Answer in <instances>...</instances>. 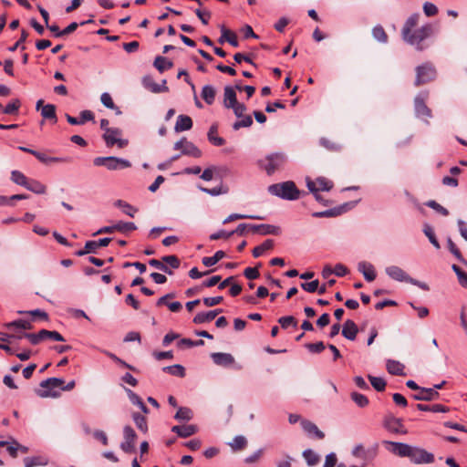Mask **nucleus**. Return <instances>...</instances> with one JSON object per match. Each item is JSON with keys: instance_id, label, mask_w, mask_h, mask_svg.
<instances>
[{"instance_id": "1", "label": "nucleus", "mask_w": 467, "mask_h": 467, "mask_svg": "<svg viewBox=\"0 0 467 467\" xmlns=\"http://www.w3.org/2000/svg\"><path fill=\"white\" fill-rule=\"evenodd\" d=\"M268 191L271 194L286 200H296L299 198L298 189L290 181L270 185Z\"/></svg>"}, {"instance_id": "2", "label": "nucleus", "mask_w": 467, "mask_h": 467, "mask_svg": "<svg viewBox=\"0 0 467 467\" xmlns=\"http://www.w3.org/2000/svg\"><path fill=\"white\" fill-rule=\"evenodd\" d=\"M64 384V380L58 378H50L46 380H43L40 383V388L37 389L36 393L39 397L42 398H57L60 395L58 389H61Z\"/></svg>"}, {"instance_id": "3", "label": "nucleus", "mask_w": 467, "mask_h": 467, "mask_svg": "<svg viewBox=\"0 0 467 467\" xmlns=\"http://www.w3.org/2000/svg\"><path fill=\"white\" fill-rule=\"evenodd\" d=\"M286 161V158L282 153H274L267 155L265 158L259 161V166L271 175L275 171L283 168Z\"/></svg>"}, {"instance_id": "4", "label": "nucleus", "mask_w": 467, "mask_h": 467, "mask_svg": "<svg viewBox=\"0 0 467 467\" xmlns=\"http://www.w3.org/2000/svg\"><path fill=\"white\" fill-rule=\"evenodd\" d=\"M95 166H104L109 171L130 168L131 163L124 159L117 157H97L93 160Z\"/></svg>"}, {"instance_id": "5", "label": "nucleus", "mask_w": 467, "mask_h": 467, "mask_svg": "<svg viewBox=\"0 0 467 467\" xmlns=\"http://www.w3.org/2000/svg\"><path fill=\"white\" fill-rule=\"evenodd\" d=\"M432 32V27L431 25H425L419 29L411 31L408 34L407 37H403V39L410 45L417 46L418 49H422V47L420 46V42L426 39L429 36H431Z\"/></svg>"}, {"instance_id": "6", "label": "nucleus", "mask_w": 467, "mask_h": 467, "mask_svg": "<svg viewBox=\"0 0 467 467\" xmlns=\"http://www.w3.org/2000/svg\"><path fill=\"white\" fill-rule=\"evenodd\" d=\"M306 184L309 191L315 194V197L318 202L322 201L318 192L321 191L328 192L333 187L332 182L324 177L317 178L315 181L307 179Z\"/></svg>"}, {"instance_id": "7", "label": "nucleus", "mask_w": 467, "mask_h": 467, "mask_svg": "<svg viewBox=\"0 0 467 467\" xmlns=\"http://www.w3.org/2000/svg\"><path fill=\"white\" fill-rule=\"evenodd\" d=\"M122 131L119 129H106L103 135L105 142L108 147L117 145L118 148L122 149L128 145V140L121 138Z\"/></svg>"}, {"instance_id": "8", "label": "nucleus", "mask_w": 467, "mask_h": 467, "mask_svg": "<svg viewBox=\"0 0 467 467\" xmlns=\"http://www.w3.org/2000/svg\"><path fill=\"white\" fill-rule=\"evenodd\" d=\"M417 78L415 81L416 86H420L421 84H425L429 81H431L436 77L435 68L431 64H424L420 66L416 69Z\"/></svg>"}, {"instance_id": "9", "label": "nucleus", "mask_w": 467, "mask_h": 467, "mask_svg": "<svg viewBox=\"0 0 467 467\" xmlns=\"http://www.w3.org/2000/svg\"><path fill=\"white\" fill-rule=\"evenodd\" d=\"M409 458L412 462L417 464L431 463L434 461V455L432 453L417 447L411 448Z\"/></svg>"}, {"instance_id": "10", "label": "nucleus", "mask_w": 467, "mask_h": 467, "mask_svg": "<svg viewBox=\"0 0 467 467\" xmlns=\"http://www.w3.org/2000/svg\"><path fill=\"white\" fill-rule=\"evenodd\" d=\"M174 150H181L182 154L190 155L194 158H199L202 155L201 150L194 146L193 143L184 140H182L175 143Z\"/></svg>"}, {"instance_id": "11", "label": "nucleus", "mask_w": 467, "mask_h": 467, "mask_svg": "<svg viewBox=\"0 0 467 467\" xmlns=\"http://www.w3.org/2000/svg\"><path fill=\"white\" fill-rule=\"evenodd\" d=\"M124 441L120 444L123 451L130 453L134 451V443L136 440V433L130 426H126L123 431Z\"/></svg>"}, {"instance_id": "12", "label": "nucleus", "mask_w": 467, "mask_h": 467, "mask_svg": "<svg viewBox=\"0 0 467 467\" xmlns=\"http://www.w3.org/2000/svg\"><path fill=\"white\" fill-rule=\"evenodd\" d=\"M427 98L428 94H420L415 99V110L419 117H431V111L425 104Z\"/></svg>"}, {"instance_id": "13", "label": "nucleus", "mask_w": 467, "mask_h": 467, "mask_svg": "<svg viewBox=\"0 0 467 467\" xmlns=\"http://www.w3.org/2000/svg\"><path fill=\"white\" fill-rule=\"evenodd\" d=\"M388 444V450L392 453L400 457H410L411 446L400 442L389 441Z\"/></svg>"}, {"instance_id": "14", "label": "nucleus", "mask_w": 467, "mask_h": 467, "mask_svg": "<svg viewBox=\"0 0 467 467\" xmlns=\"http://www.w3.org/2000/svg\"><path fill=\"white\" fill-rule=\"evenodd\" d=\"M386 274L392 279L399 282H409L410 276L399 266L391 265L386 268Z\"/></svg>"}, {"instance_id": "15", "label": "nucleus", "mask_w": 467, "mask_h": 467, "mask_svg": "<svg viewBox=\"0 0 467 467\" xmlns=\"http://www.w3.org/2000/svg\"><path fill=\"white\" fill-rule=\"evenodd\" d=\"M223 106L226 109H230L234 107L236 103H238L236 98L235 89L231 86H226L223 89Z\"/></svg>"}, {"instance_id": "16", "label": "nucleus", "mask_w": 467, "mask_h": 467, "mask_svg": "<svg viewBox=\"0 0 467 467\" xmlns=\"http://www.w3.org/2000/svg\"><path fill=\"white\" fill-rule=\"evenodd\" d=\"M171 431L175 432L178 436L182 438H187L195 434L198 431V428L197 426L192 424L182 426L176 425L171 428Z\"/></svg>"}, {"instance_id": "17", "label": "nucleus", "mask_w": 467, "mask_h": 467, "mask_svg": "<svg viewBox=\"0 0 467 467\" xmlns=\"http://www.w3.org/2000/svg\"><path fill=\"white\" fill-rule=\"evenodd\" d=\"M66 118L71 125H81L86 121L92 120L94 119V114L90 110H83L80 113V117L75 118L70 115H67Z\"/></svg>"}, {"instance_id": "18", "label": "nucleus", "mask_w": 467, "mask_h": 467, "mask_svg": "<svg viewBox=\"0 0 467 467\" xmlns=\"http://www.w3.org/2000/svg\"><path fill=\"white\" fill-rule=\"evenodd\" d=\"M212 358L216 365L228 367L234 364V358L228 353H213Z\"/></svg>"}, {"instance_id": "19", "label": "nucleus", "mask_w": 467, "mask_h": 467, "mask_svg": "<svg viewBox=\"0 0 467 467\" xmlns=\"http://www.w3.org/2000/svg\"><path fill=\"white\" fill-rule=\"evenodd\" d=\"M439 392L435 389H423L420 388L419 392L414 395L417 400H433L438 399Z\"/></svg>"}, {"instance_id": "20", "label": "nucleus", "mask_w": 467, "mask_h": 467, "mask_svg": "<svg viewBox=\"0 0 467 467\" xmlns=\"http://www.w3.org/2000/svg\"><path fill=\"white\" fill-rule=\"evenodd\" d=\"M358 331V327L355 322L348 319L343 326L342 335L349 340H354L357 337Z\"/></svg>"}, {"instance_id": "21", "label": "nucleus", "mask_w": 467, "mask_h": 467, "mask_svg": "<svg viewBox=\"0 0 467 467\" xmlns=\"http://www.w3.org/2000/svg\"><path fill=\"white\" fill-rule=\"evenodd\" d=\"M358 271H360L365 279L368 282L373 281L376 278V273L374 266L368 262H360L358 265Z\"/></svg>"}, {"instance_id": "22", "label": "nucleus", "mask_w": 467, "mask_h": 467, "mask_svg": "<svg viewBox=\"0 0 467 467\" xmlns=\"http://www.w3.org/2000/svg\"><path fill=\"white\" fill-rule=\"evenodd\" d=\"M301 425L304 431L307 432L309 435H312L318 440H321L325 437L324 433L313 422L308 420H303L301 422Z\"/></svg>"}, {"instance_id": "23", "label": "nucleus", "mask_w": 467, "mask_h": 467, "mask_svg": "<svg viewBox=\"0 0 467 467\" xmlns=\"http://www.w3.org/2000/svg\"><path fill=\"white\" fill-rule=\"evenodd\" d=\"M251 231L254 233H260L261 234H278L280 229L277 226L270 224H260L251 226Z\"/></svg>"}, {"instance_id": "24", "label": "nucleus", "mask_w": 467, "mask_h": 467, "mask_svg": "<svg viewBox=\"0 0 467 467\" xmlns=\"http://www.w3.org/2000/svg\"><path fill=\"white\" fill-rule=\"evenodd\" d=\"M192 127V120L189 116L180 115L177 118V121L175 124V131L182 132L185 130H191Z\"/></svg>"}, {"instance_id": "25", "label": "nucleus", "mask_w": 467, "mask_h": 467, "mask_svg": "<svg viewBox=\"0 0 467 467\" xmlns=\"http://www.w3.org/2000/svg\"><path fill=\"white\" fill-rule=\"evenodd\" d=\"M219 313H222V310L221 309H217V310H213V311H209V312H201V313H198L194 318H193V322L195 324H202V323H205V322H210L212 320H213L215 318V317L219 314Z\"/></svg>"}, {"instance_id": "26", "label": "nucleus", "mask_w": 467, "mask_h": 467, "mask_svg": "<svg viewBox=\"0 0 467 467\" xmlns=\"http://www.w3.org/2000/svg\"><path fill=\"white\" fill-rule=\"evenodd\" d=\"M172 297H173L172 294H168V295L161 297L157 301V306H160L162 305H166L171 312H179L182 308V306L180 302H178V301L171 302V303L167 302L168 298H172Z\"/></svg>"}, {"instance_id": "27", "label": "nucleus", "mask_w": 467, "mask_h": 467, "mask_svg": "<svg viewBox=\"0 0 467 467\" xmlns=\"http://www.w3.org/2000/svg\"><path fill=\"white\" fill-rule=\"evenodd\" d=\"M33 155L42 163L49 164L53 162H67V158L50 157L47 154L40 151L33 152Z\"/></svg>"}, {"instance_id": "28", "label": "nucleus", "mask_w": 467, "mask_h": 467, "mask_svg": "<svg viewBox=\"0 0 467 467\" xmlns=\"http://www.w3.org/2000/svg\"><path fill=\"white\" fill-rule=\"evenodd\" d=\"M26 188L36 194H45L47 186L39 181L29 179Z\"/></svg>"}, {"instance_id": "29", "label": "nucleus", "mask_w": 467, "mask_h": 467, "mask_svg": "<svg viewBox=\"0 0 467 467\" xmlns=\"http://www.w3.org/2000/svg\"><path fill=\"white\" fill-rule=\"evenodd\" d=\"M224 41H227L233 47H238V40L235 33L226 29L224 26L222 27V36L219 39V42L222 44Z\"/></svg>"}, {"instance_id": "30", "label": "nucleus", "mask_w": 467, "mask_h": 467, "mask_svg": "<svg viewBox=\"0 0 467 467\" xmlns=\"http://www.w3.org/2000/svg\"><path fill=\"white\" fill-rule=\"evenodd\" d=\"M41 115L44 119L52 120L54 124L57 121L56 107L53 104H47L42 107Z\"/></svg>"}, {"instance_id": "31", "label": "nucleus", "mask_w": 467, "mask_h": 467, "mask_svg": "<svg viewBox=\"0 0 467 467\" xmlns=\"http://www.w3.org/2000/svg\"><path fill=\"white\" fill-rule=\"evenodd\" d=\"M215 96L216 91L213 86L206 85L202 88V98L208 105H212L214 102Z\"/></svg>"}, {"instance_id": "32", "label": "nucleus", "mask_w": 467, "mask_h": 467, "mask_svg": "<svg viewBox=\"0 0 467 467\" xmlns=\"http://www.w3.org/2000/svg\"><path fill=\"white\" fill-rule=\"evenodd\" d=\"M274 247V241L271 239L265 240L263 244L256 246L253 250V255L254 257L262 256L266 251L271 250Z\"/></svg>"}, {"instance_id": "33", "label": "nucleus", "mask_w": 467, "mask_h": 467, "mask_svg": "<svg viewBox=\"0 0 467 467\" xmlns=\"http://www.w3.org/2000/svg\"><path fill=\"white\" fill-rule=\"evenodd\" d=\"M419 15H412L408 18L406 21L403 28H402V36L407 37L408 34H410L412 29L418 25L419 23Z\"/></svg>"}, {"instance_id": "34", "label": "nucleus", "mask_w": 467, "mask_h": 467, "mask_svg": "<svg viewBox=\"0 0 467 467\" xmlns=\"http://www.w3.org/2000/svg\"><path fill=\"white\" fill-rule=\"evenodd\" d=\"M386 368L388 372L392 375L403 374L404 366L399 361L389 359L387 361Z\"/></svg>"}, {"instance_id": "35", "label": "nucleus", "mask_w": 467, "mask_h": 467, "mask_svg": "<svg viewBox=\"0 0 467 467\" xmlns=\"http://www.w3.org/2000/svg\"><path fill=\"white\" fill-rule=\"evenodd\" d=\"M143 86L149 90L158 93L167 89L166 87L163 88H161L157 83L154 82L153 78L150 76H146L142 79Z\"/></svg>"}, {"instance_id": "36", "label": "nucleus", "mask_w": 467, "mask_h": 467, "mask_svg": "<svg viewBox=\"0 0 467 467\" xmlns=\"http://www.w3.org/2000/svg\"><path fill=\"white\" fill-rule=\"evenodd\" d=\"M6 328L12 330L13 328L20 330H29L32 328L31 323L27 320L19 319L10 322L5 325Z\"/></svg>"}, {"instance_id": "37", "label": "nucleus", "mask_w": 467, "mask_h": 467, "mask_svg": "<svg viewBox=\"0 0 467 467\" xmlns=\"http://www.w3.org/2000/svg\"><path fill=\"white\" fill-rule=\"evenodd\" d=\"M128 397L132 404L137 405L144 413H148V409L142 400L132 390L126 389Z\"/></svg>"}, {"instance_id": "38", "label": "nucleus", "mask_w": 467, "mask_h": 467, "mask_svg": "<svg viewBox=\"0 0 467 467\" xmlns=\"http://www.w3.org/2000/svg\"><path fill=\"white\" fill-rule=\"evenodd\" d=\"M224 256L225 253L223 251H217L213 256L203 257L202 262L205 266L210 267L217 264Z\"/></svg>"}, {"instance_id": "39", "label": "nucleus", "mask_w": 467, "mask_h": 467, "mask_svg": "<svg viewBox=\"0 0 467 467\" xmlns=\"http://www.w3.org/2000/svg\"><path fill=\"white\" fill-rule=\"evenodd\" d=\"M208 139L210 142L215 146H223L225 142L223 138L218 136L216 126H212L210 128V130L208 132Z\"/></svg>"}, {"instance_id": "40", "label": "nucleus", "mask_w": 467, "mask_h": 467, "mask_svg": "<svg viewBox=\"0 0 467 467\" xmlns=\"http://www.w3.org/2000/svg\"><path fill=\"white\" fill-rule=\"evenodd\" d=\"M21 101L18 99H12L5 108L2 107V111L5 114H17Z\"/></svg>"}, {"instance_id": "41", "label": "nucleus", "mask_w": 467, "mask_h": 467, "mask_svg": "<svg viewBox=\"0 0 467 467\" xmlns=\"http://www.w3.org/2000/svg\"><path fill=\"white\" fill-rule=\"evenodd\" d=\"M11 180L16 184L21 185V186L26 188L29 179L24 173H22L21 171H13L11 172Z\"/></svg>"}, {"instance_id": "42", "label": "nucleus", "mask_w": 467, "mask_h": 467, "mask_svg": "<svg viewBox=\"0 0 467 467\" xmlns=\"http://www.w3.org/2000/svg\"><path fill=\"white\" fill-rule=\"evenodd\" d=\"M174 417H175V419L177 420H186V421H188V420L192 419L193 413H192L191 409L186 408V407H181L177 410V412H176Z\"/></svg>"}, {"instance_id": "43", "label": "nucleus", "mask_w": 467, "mask_h": 467, "mask_svg": "<svg viewBox=\"0 0 467 467\" xmlns=\"http://www.w3.org/2000/svg\"><path fill=\"white\" fill-rule=\"evenodd\" d=\"M154 67L160 71L163 72L172 67V63L163 57H157L154 61Z\"/></svg>"}, {"instance_id": "44", "label": "nucleus", "mask_w": 467, "mask_h": 467, "mask_svg": "<svg viewBox=\"0 0 467 467\" xmlns=\"http://www.w3.org/2000/svg\"><path fill=\"white\" fill-rule=\"evenodd\" d=\"M115 205L118 206L122 210V212L129 215L130 217H134L135 213H137V209L128 202L119 200L115 202Z\"/></svg>"}, {"instance_id": "45", "label": "nucleus", "mask_w": 467, "mask_h": 467, "mask_svg": "<svg viewBox=\"0 0 467 467\" xmlns=\"http://www.w3.org/2000/svg\"><path fill=\"white\" fill-rule=\"evenodd\" d=\"M229 445L234 451H238L246 447L247 441L244 436H236Z\"/></svg>"}, {"instance_id": "46", "label": "nucleus", "mask_w": 467, "mask_h": 467, "mask_svg": "<svg viewBox=\"0 0 467 467\" xmlns=\"http://www.w3.org/2000/svg\"><path fill=\"white\" fill-rule=\"evenodd\" d=\"M162 370L166 373H169L173 376L181 377V378L184 377V375H185V369L181 365H172V366L164 367L162 368Z\"/></svg>"}, {"instance_id": "47", "label": "nucleus", "mask_w": 467, "mask_h": 467, "mask_svg": "<svg viewBox=\"0 0 467 467\" xmlns=\"http://www.w3.org/2000/svg\"><path fill=\"white\" fill-rule=\"evenodd\" d=\"M233 125L234 130H238L241 128H247L253 124V119L250 115H244Z\"/></svg>"}, {"instance_id": "48", "label": "nucleus", "mask_w": 467, "mask_h": 467, "mask_svg": "<svg viewBox=\"0 0 467 467\" xmlns=\"http://www.w3.org/2000/svg\"><path fill=\"white\" fill-rule=\"evenodd\" d=\"M303 456L305 460L306 461L307 464L310 466H314L318 463L319 462V456L314 452L312 450H306L303 452Z\"/></svg>"}, {"instance_id": "49", "label": "nucleus", "mask_w": 467, "mask_h": 467, "mask_svg": "<svg viewBox=\"0 0 467 467\" xmlns=\"http://www.w3.org/2000/svg\"><path fill=\"white\" fill-rule=\"evenodd\" d=\"M368 379L372 385V387L378 390L382 391L385 389L386 387V381L382 378L374 377V376H368Z\"/></svg>"}, {"instance_id": "50", "label": "nucleus", "mask_w": 467, "mask_h": 467, "mask_svg": "<svg viewBox=\"0 0 467 467\" xmlns=\"http://www.w3.org/2000/svg\"><path fill=\"white\" fill-rule=\"evenodd\" d=\"M452 270L458 277V281L462 287L467 288V273L463 272L458 265H452Z\"/></svg>"}, {"instance_id": "51", "label": "nucleus", "mask_w": 467, "mask_h": 467, "mask_svg": "<svg viewBox=\"0 0 467 467\" xmlns=\"http://www.w3.org/2000/svg\"><path fill=\"white\" fill-rule=\"evenodd\" d=\"M373 36L379 42L386 43L388 41V35L381 26H377L372 31Z\"/></svg>"}, {"instance_id": "52", "label": "nucleus", "mask_w": 467, "mask_h": 467, "mask_svg": "<svg viewBox=\"0 0 467 467\" xmlns=\"http://www.w3.org/2000/svg\"><path fill=\"white\" fill-rule=\"evenodd\" d=\"M115 228L117 229V232H120V233L132 232L137 229L136 225L133 223H124V222H119V223H115Z\"/></svg>"}, {"instance_id": "53", "label": "nucleus", "mask_w": 467, "mask_h": 467, "mask_svg": "<svg viewBox=\"0 0 467 467\" xmlns=\"http://www.w3.org/2000/svg\"><path fill=\"white\" fill-rule=\"evenodd\" d=\"M352 400L360 408H364L368 404V398L360 393L353 392L351 394Z\"/></svg>"}, {"instance_id": "54", "label": "nucleus", "mask_w": 467, "mask_h": 467, "mask_svg": "<svg viewBox=\"0 0 467 467\" xmlns=\"http://www.w3.org/2000/svg\"><path fill=\"white\" fill-rule=\"evenodd\" d=\"M25 467H34L47 464V461L42 457H27L24 460Z\"/></svg>"}, {"instance_id": "55", "label": "nucleus", "mask_w": 467, "mask_h": 467, "mask_svg": "<svg viewBox=\"0 0 467 467\" xmlns=\"http://www.w3.org/2000/svg\"><path fill=\"white\" fill-rule=\"evenodd\" d=\"M133 420H134L136 426L138 427L139 430H140L143 432L147 431V430H148L147 420L144 416L136 413L133 415Z\"/></svg>"}, {"instance_id": "56", "label": "nucleus", "mask_w": 467, "mask_h": 467, "mask_svg": "<svg viewBox=\"0 0 467 467\" xmlns=\"http://www.w3.org/2000/svg\"><path fill=\"white\" fill-rule=\"evenodd\" d=\"M238 219H256V220H262V217L259 216H253V215H244V214H239V213H233L229 215L224 221L223 223H228L233 221L238 220Z\"/></svg>"}, {"instance_id": "57", "label": "nucleus", "mask_w": 467, "mask_h": 467, "mask_svg": "<svg viewBox=\"0 0 467 467\" xmlns=\"http://www.w3.org/2000/svg\"><path fill=\"white\" fill-rule=\"evenodd\" d=\"M352 455L358 459H367L368 458V451L364 448L363 445L358 444L353 448Z\"/></svg>"}, {"instance_id": "58", "label": "nucleus", "mask_w": 467, "mask_h": 467, "mask_svg": "<svg viewBox=\"0 0 467 467\" xmlns=\"http://www.w3.org/2000/svg\"><path fill=\"white\" fill-rule=\"evenodd\" d=\"M150 265L161 270V271H163L169 275H171L172 272L169 269L168 265H166L163 261H160V260H157V259H151L150 260L149 262Z\"/></svg>"}, {"instance_id": "59", "label": "nucleus", "mask_w": 467, "mask_h": 467, "mask_svg": "<svg viewBox=\"0 0 467 467\" xmlns=\"http://www.w3.org/2000/svg\"><path fill=\"white\" fill-rule=\"evenodd\" d=\"M163 263H166V265H170L171 268H178L180 266V260L175 255H167L162 257Z\"/></svg>"}, {"instance_id": "60", "label": "nucleus", "mask_w": 467, "mask_h": 467, "mask_svg": "<svg viewBox=\"0 0 467 467\" xmlns=\"http://www.w3.org/2000/svg\"><path fill=\"white\" fill-rule=\"evenodd\" d=\"M278 322L283 328H287L289 326H296V320L291 316L280 317Z\"/></svg>"}, {"instance_id": "61", "label": "nucleus", "mask_w": 467, "mask_h": 467, "mask_svg": "<svg viewBox=\"0 0 467 467\" xmlns=\"http://www.w3.org/2000/svg\"><path fill=\"white\" fill-rule=\"evenodd\" d=\"M318 281L314 280L308 283H302L301 287L308 293H314L318 289Z\"/></svg>"}, {"instance_id": "62", "label": "nucleus", "mask_w": 467, "mask_h": 467, "mask_svg": "<svg viewBox=\"0 0 467 467\" xmlns=\"http://www.w3.org/2000/svg\"><path fill=\"white\" fill-rule=\"evenodd\" d=\"M20 444L15 440H11L6 447V451L12 457H16Z\"/></svg>"}, {"instance_id": "63", "label": "nucleus", "mask_w": 467, "mask_h": 467, "mask_svg": "<svg viewBox=\"0 0 467 467\" xmlns=\"http://www.w3.org/2000/svg\"><path fill=\"white\" fill-rule=\"evenodd\" d=\"M423 11L427 16H433L438 13V8L431 3H425L423 5Z\"/></svg>"}, {"instance_id": "64", "label": "nucleus", "mask_w": 467, "mask_h": 467, "mask_svg": "<svg viewBox=\"0 0 467 467\" xmlns=\"http://www.w3.org/2000/svg\"><path fill=\"white\" fill-rule=\"evenodd\" d=\"M337 462V455L334 452H331L326 456V461L323 467H335Z\"/></svg>"}]
</instances>
